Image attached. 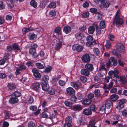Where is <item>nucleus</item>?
Listing matches in <instances>:
<instances>
[{
	"instance_id": "nucleus-1",
	"label": "nucleus",
	"mask_w": 127,
	"mask_h": 127,
	"mask_svg": "<svg viewBox=\"0 0 127 127\" xmlns=\"http://www.w3.org/2000/svg\"><path fill=\"white\" fill-rule=\"evenodd\" d=\"M119 11H118L116 12L113 21V23H115L117 27L119 26L120 25L122 24L124 22L123 19L120 17V14Z\"/></svg>"
},
{
	"instance_id": "nucleus-2",
	"label": "nucleus",
	"mask_w": 127,
	"mask_h": 127,
	"mask_svg": "<svg viewBox=\"0 0 127 127\" xmlns=\"http://www.w3.org/2000/svg\"><path fill=\"white\" fill-rule=\"evenodd\" d=\"M71 85L74 88L77 89H78L79 88H82L83 87L81 82L78 80L76 82H71Z\"/></svg>"
},
{
	"instance_id": "nucleus-3",
	"label": "nucleus",
	"mask_w": 127,
	"mask_h": 127,
	"mask_svg": "<svg viewBox=\"0 0 127 127\" xmlns=\"http://www.w3.org/2000/svg\"><path fill=\"white\" fill-rule=\"evenodd\" d=\"M119 73L118 70H115L114 71H110L109 72V75L111 79L114 78L116 76L117 78H119V77L117 76Z\"/></svg>"
},
{
	"instance_id": "nucleus-4",
	"label": "nucleus",
	"mask_w": 127,
	"mask_h": 127,
	"mask_svg": "<svg viewBox=\"0 0 127 127\" xmlns=\"http://www.w3.org/2000/svg\"><path fill=\"white\" fill-rule=\"evenodd\" d=\"M126 102V100L125 99H122L118 100V101L117 108L118 109L120 110L123 108L124 107V103Z\"/></svg>"
},
{
	"instance_id": "nucleus-5",
	"label": "nucleus",
	"mask_w": 127,
	"mask_h": 127,
	"mask_svg": "<svg viewBox=\"0 0 127 127\" xmlns=\"http://www.w3.org/2000/svg\"><path fill=\"white\" fill-rule=\"evenodd\" d=\"M116 49L120 52L123 53L125 52V48L124 46L120 43H117L116 45Z\"/></svg>"
},
{
	"instance_id": "nucleus-6",
	"label": "nucleus",
	"mask_w": 127,
	"mask_h": 127,
	"mask_svg": "<svg viewBox=\"0 0 127 127\" xmlns=\"http://www.w3.org/2000/svg\"><path fill=\"white\" fill-rule=\"evenodd\" d=\"M109 62L110 65L114 66L117 65V62L116 59L113 57H111L109 59Z\"/></svg>"
},
{
	"instance_id": "nucleus-7",
	"label": "nucleus",
	"mask_w": 127,
	"mask_h": 127,
	"mask_svg": "<svg viewBox=\"0 0 127 127\" xmlns=\"http://www.w3.org/2000/svg\"><path fill=\"white\" fill-rule=\"evenodd\" d=\"M29 53L32 55V56L34 58H35L38 56V55L36 52V49L31 48L29 50Z\"/></svg>"
},
{
	"instance_id": "nucleus-8",
	"label": "nucleus",
	"mask_w": 127,
	"mask_h": 127,
	"mask_svg": "<svg viewBox=\"0 0 127 127\" xmlns=\"http://www.w3.org/2000/svg\"><path fill=\"white\" fill-rule=\"evenodd\" d=\"M83 48V46L78 44H74L72 46V49L73 50H76L77 51L80 52L82 51Z\"/></svg>"
},
{
	"instance_id": "nucleus-9",
	"label": "nucleus",
	"mask_w": 127,
	"mask_h": 127,
	"mask_svg": "<svg viewBox=\"0 0 127 127\" xmlns=\"http://www.w3.org/2000/svg\"><path fill=\"white\" fill-rule=\"evenodd\" d=\"M67 95H74L75 94V91L72 88L69 87L66 89Z\"/></svg>"
},
{
	"instance_id": "nucleus-10",
	"label": "nucleus",
	"mask_w": 127,
	"mask_h": 127,
	"mask_svg": "<svg viewBox=\"0 0 127 127\" xmlns=\"http://www.w3.org/2000/svg\"><path fill=\"white\" fill-rule=\"evenodd\" d=\"M94 24H96V23H93L92 25L89 26L88 29V32L90 34H93L95 31V26L93 25Z\"/></svg>"
},
{
	"instance_id": "nucleus-11",
	"label": "nucleus",
	"mask_w": 127,
	"mask_h": 127,
	"mask_svg": "<svg viewBox=\"0 0 127 127\" xmlns=\"http://www.w3.org/2000/svg\"><path fill=\"white\" fill-rule=\"evenodd\" d=\"M95 27L96 29V30L97 34L99 35H100L102 33H103L104 32L103 30H101V28L98 27V25L97 24H93Z\"/></svg>"
},
{
	"instance_id": "nucleus-12",
	"label": "nucleus",
	"mask_w": 127,
	"mask_h": 127,
	"mask_svg": "<svg viewBox=\"0 0 127 127\" xmlns=\"http://www.w3.org/2000/svg\"><path fill=\"white\" fill-rule=\"evenodd\" d=\"M82 60L85 62H89L90 61V57L88 54L83 55L82 58Z\"/></svg>"
},
{
	"instance_id": "nucleus-13",
	"label": "nucleus",
	"mask_w": 127,
	"mask_h": 127,
	"mask_svg": "<svg viewBox=\"0 0 127 127\" xmlns=\"http://www.w3.org/2000/svg\"><path fill=\"white\" fill-rule=\"evenodd\" d=\"M34 76L36 78L39 79L41 77V75L38 72V71L36 69H33L32 70Z\"/></svg>"
},
{
	"instance_id": "nucleus-14",
	"label": "nucleus",
	"mask_w": 127,
	"mask_h": 127,
	"mask_svg": "<svg viewBox=\"0 0 127 127\" xmlns=\"http://www.w3.org/2000/svg\"><path fill=\"white\" fill-rule=\"evenodd\" d=\"M81 74L83 75L88 76L90 74L89 71L86 68L82 69L80 71Z\"/></svg>"
},
{
	"instance_id": "nucleus-15",
	"label": "nucleus",
	"mask_w": 127,
	"mask_h": 127,
	"mask_svg": "<svg viewBox=\"0 0 127 127\" xmlns=\"http://www.w3.org/2000/svg\"><path fill=\"white\" fill-rule=\"evenodd\" d=\"M71 29L69 26H66L64 27L63 29L64 32L66 34L69 33L71 31Z\"/></svg>"
},
{
	"instance_id": "nucleus-16",
	"label": "nucleus",
	"mask_w": 127,
	"mask_h": 127,
	"mask_svg": "<svg viewBox=\"0 0 127 127\" xmlns=\"http://www.w3.org/2000/svg\"><path fill=\"white\" fill-rule=\"evenodd\" d=\"M40 83L39 82H36L32 85V88L36 91H38L40 87Z\"/></svg>"
},
{
	"instance_id": "nucleus-17",
	"label": "nucleus",
	"mask_w": 127,
	"mask_h": 127,
	"mask_svg": "<svg viewBox=\"0 0 127 127\" xmlns=\"http://www.w3.org/2000/svg\"><path fill=\"white\" fill-rule=\"evenodd\" d=\"M85 68L89 71H92L94 69L93 65L89 63L87 64L85 66Z\"/></svg>"
},
{
	"instance_id": "nucleus-18",
	"label": "nucleus",
	"mask_w": 127,
	"mask_h": 127,
	"mask_svg": "<svg viewBox=\"0 0 127 127\" xmlns=\"http://www.w3.org/2000/svg\"><path fill=\"white\" fill-rule=\"evenodd\" d=\"M75 38L79 40H81L84 37L83 34L80 32H77L75 35Z\"/></svg>"
},
{
	"instance_id": "nucleus-19",
	"label": "nucleus",
	"mask_w": 127,
	"mask_h": 127,
	"mask_svg": "<svg viewBox=\"0 0 127 127\" xmlns=\"http://www.w3.org/2000/svg\"><path fill=\"white\" fill-rule=\"evenodd\" d=\"M19 101L18 99L16 97L12 95V97L9 99V102L11 103H15Z\"/></svg>"
},
{
	"instance_id": "nucleus-20",
	"label": "nucleus",
	"mask_w": 127,
	"mask_h": 127,
	"mask_svg": "<svg viewBox=\"0 0 127 127\" xmlns=\"http://www.w3.org/2000/svg\"><path fill=\"white\" fill-rule=\"evenodd\" d=\"M92 101L91 100L86 98L83 101L82 104L84 105L88 106L91 103Z\"/></svg>"
},
{
	"instance_id": "nucleus-21",
	"label": "nucleus",
	"mask_w": 127,
	"mask_h": 127,
	"mask_svg": "<svg viewBox=\"0 0 127 127\" xmlns=\"http://www.w3.org/2000/svg\"><path fill=\"white\" fill-rule=\"evenodd\" d=\"M49 79V77L47 75H45L43 76L41 79V83L43 84L47 83Z\"/></svg>"
},
{
	"instance_id": "nucleus-22",
	"label": "nucleus",
	"mask_w": 127,
	"mask_h": 127,
	"mask_svg": "<svg viewBox=\"0 0 127 127\" xmlns=\"http://www.w3.org/2000/svg\"><path fill=\"white\" fill-rule=\"evenodd\" d=\"M83 113L85 115H89L92 114V112L89 109H85L83 111Z\"/></svg>"
},
{
	"instance_id": "nucleus-23",
	"label": "nucleus",
	"mask_w": 127,
	"mask_h": 127,
	"mask_svg": "<svg viewBox=\"0 0 127 127\" xmlns=\"http://www.w3.org/2000/svg\"><path fill=\"white\" fill-rule=\"evenodd\" d=\"M72 109L74 110H80L82 109V108L80 105H74Z\"/></svg>"
},
{
	"instance_id": "nucleus-24",
	"label": "nucleus",
	"mask_w": 127,
	"mask_h": 127,
	"mask_svg": "<svg viewBox=\"0 0 127 127\" xmlns=\"http://www.w3.org/2000/svg\"><path fill=\"white\" fill-rule=\"evenodd\" d=\"M62 45V42L61 41H59L58 43H57L56 45L55 49L57 50H58L61 47Z\"/></svg>"
},
{
	"instance_id": "nucleus-25",
	"label": "nucleus",
	"mask_w": 127,
	"mask_h": 127,
	"mask_svg": "<svg viewBox=\"0 0 127 127\" xmlns=\"http://www.w3.org/2000/svg\"><path fill=\"white\" fill-rule=\"evenodd\" d=\"M33 29L32 27H30L29 28H25L22 29L23 33L25 34L27 32L31 31Z\"/></svg>"
},
{
	"instance_id": "nucleus-26",
	"label": "nucleus",
	"mask_w": 127,
	"mask_h": 127,
	"mask_svg": "<svg viewBox=\"0 0 127 127\" xmlns=\"http://www.w3.org/2000/svg\"><path fill=\"white\" fill-rule=\"evenodd\" d=\"M100 72L99 73L98 76L100 77H103L106 74V70H103L99 71Z\"/></svg>"
},
{
	"instance_id": "nucleus-27",
	"label": "nucleus",
	"mask_w": 127,
	"mask_h": 127,
	"mask_svg": "<svg viewBox=\"0 0 127 127\" xmlns=\"http://www.w3.org/2000/svg\"><path fill=\"white\" fill-rule=\"evenodd\" d=\"M120 81L124 84L127 81L125 76H121L119 77Z\"/></svg>"
},
{
	"instance_id": "nucleus-28",
	"label": "nucleus",
	"mask_w": 127,
	"mask_h": 127,
	"mask_svg": "<svg viewBox=\"0 0 127 127\" xmlns=\"http://www.w3.org/2000/svg\"><path fill=\"white\" fill-rule=\"evenodd\" d=\"M30 5L34 8H36L37 6V3L34 0H32L30 2Z\"/></svg>"
},
{
	"instance_id": "nucleus-29",
	"label": "nucleus",
	"mask_w": 127,
	"mask_h": 127,
	"mask_svg": "<svg viewBox=\"0 0 127 127\" xmlns=\"http://www.w3.org/2000/svg\"><path fill=\"white\" fill-rule=\"evenodd\" d=\"M99 26L100 28L104 29L106 26L105 22V21H101L99 23Z\"/></svg>"
},
{
	"instance_id": "nucleus-30",
	"label": "nucleus",
	"mask_w": 127,
	"mask_h": 127,
	"mask_svg": "<svg viewBox=\"0 0 127 127\" xmlns=\"http://www.w3.org/2000/svg\"><path fill=\"white\" fill-rule=\"evenodd\" d=\"M102 3L103 4V7L106 8H108L110 5L109 2L107 0H104L103 2Z\"/></svg>"
},
{
	"instance_id": "nucleus-31",
	"label": "nucleus",
	"mask_w": 127,
	"mask_h": 127,
	"mask_svg": "<svg viewBox=\"0 0 127 127\" xmlns=\"http://www.w3.org/2000/svg\"><path fill=\"white\" fill-rule=\"evenodd\" d=\"M119 98L118 96L116 94L112 95L110 97L111 99L113 101H115L117 100Z\"/></svg>"
},
{
	"instance_id": "nucleus-32",
	"label": "nucleus",
	"mask_w": 127,
	"mask_h": 127,
	"mask_svg": "<svg viewBox=\"0 0 127 127\" xmlns=\"http://www.w3.org/2000/svg\"><path fill=\"white\" fill-rule=\"evenodd\" d=\"M96 122L94 120H93L90 122L89 124V127H93L95 126Z\"/></svg>"
},
{
	"instance_id": "nucleus-33",
	"label": "nucleus",
	"mask_w": 127,
	"mask_h": 127,
	"mask_svg": "<svg viewBox=\"0 0 127 127\" xmlns=\"http://www.w3.org/2000/svg\"><path fill=\"white\" fill-rule=\"evenodd\" d=\"M48 93L50 95H53L55 94V91L53 88H50L48 90Z\"/></svg>"
},
{
	"instance_id": "nucleus-34",
	"label": "nucleus",
	"mask_w": 127,
	"mask_h": 127,
	"mask_svg": "<svg viewBox=\"0 0 127 127\" xmlns=\"http://www.w3.org/2000/svg\"><path fill=\"white\" fill-rule=\"evenodd\" d=\"M112 54L116 56L119 58H120L121 57V55L119 53L117 52L116 50H114L112 51Z\"/></svg>"
},
{
	"instance_id": "nucleus-35",
	"label": "nucleus",
	"mask_w": 127,
	"mask_h": 127,
	"mask_svg": "<svg viewBox=\"0 0 127 127\" xmlns=\"http://www.w3.org/2000/svg\"><path fill=\"white\" fill-rule=\"evenodd\" d=\"M65 121L66 123L71 124L72 122V117L70 116L67 117L65 119Z\"/></svg>"
},
{
	"instance_id": "nucleus-36",
	"label": "nucleus",
	"mask_w": 127,
	"mask_h": 127,
	"mask_svg": "<svg viewBox=\"0 0 127 127\" xmlns=\"http://www.w3.org/2000/svg\"><path fill=\"white\" fill-rule=\"evenodd\" d=\"M12 95L13 96H14L17 98L18 97L20 96L21 94L19 92L15 91L12 94Z\"/></svg>"
},
{
	"instance_id": "nucleus-37",
	"label": "nucleus",
	"mask_w": 127,
	"mask_h": 127,
	"mask_svg": "<svg viewBox=\"0 0 127 127\" xmlns=\"http://www.w3.org/2000/svg\"><path fill=\"white\" fill-rule=\"evenodd\" d=\"M106 41V44L105 45V47L107 49L110 48L111 46V44L110 42L107 40Z\"/></svg>"
},
{
	"instance_id": "nucleus-38",
	"label": "nucleus",
	"mask_w": 127,
	"mask_h": 127,
	"mask_svg": "<svg viewBox=\"0 0 127 127\" xmlns=\"http://www.w3.org/2000/svg\"><path fill=\"white\" fill-rule=\"evenodd\" d=\"M51 70V67L50 66H48L45 68L44 72L45 73H48Z\"/></svg>"
},
{
	"instance_id": "nucleus-39",
	"label": "nucleus",
	"mask_w": 127,
	"mask_h": 127,
	"mask_svg": "<svg viewBox=\"0 0 127 127\" xmlns=\"http://www.w3.org/2000/svg\"><path fill=\"white\" fill-rule=\"evenodd\" d=\"M95 94L96 97H98L100 95V92L98 89H96L95 91Z\"/></svg>"
},
{
	"instance_id": "nucleus-40",
	"label": "nucleus",
	"mask_w": 127,
	"mask_h": 127,
	"mask_svg": "<svg viewBox=\"0 0 127 127\" xmlns=\"http://www.w3.org/2000/svg\"><path fill=\"white\" fill-rule=\"evenodd\" d=\"M8 86L9 88L11 90H13L15 88V87L12 83H9Z\"/></svg>"
},
{
	"instance_id": "nucleus-41",
	"label": "nucleus",
	"mask_w": 127,
	"mask_h": 127,
	"mask_svg": "<svg viewBox=\"0 0 127 127\" xmlns=\"http://www.w3.org/2000/svg\"><path fill=\"white\" fill-rule=\"evenodd\" d=\"M106 64L105 63H103L99 68V71L103 70H106V69L105 67Z\"/></svg>"
},
{
	"instance_id": "nucleus-42",
	"label": "nucleus",
	"mask_w": 127,
	"mask_h": 127,
	"mask_svg": "<svg viewBox=\"0 0 127 127\" xmlns=\"http://www.w3.org/2000/svg\"><path fill=\"white\" fill-rule=\"evenodd\" d=\"M61 27H56L55 29V32L57 33L61 34L60 32L61 31Z\"/></svg>"
},
{
	"instance_id": "nucleus-43",
	"label": "nucleus",
	"mask_w": 127,
	"mask_h": 127,
	"mask_svg": "<svg viewBox=\"0 0 127 127\" xmlns=\"http://www.w3.org/2000/svg\"><path fill=\"white\" fill-rule=\"evenodd\" d=\"M5 5L4 2L2 1H0V9H3L5 8Z\"/></svg>"
},
{
	"instance_id": "nucleus-44",
	"label": "nucleus",
	"mask_w": 127,
	"mask_h": 127,
	"mask_svg": "<svg viewBox=\"0 0 127 127\" xmlns=\"http://www.w3.org/2000/svg\"><path fill=\"white\" fill-rule=\"evenodd\" d=\"M90 110L93 111L95 112L96 111V106L95 105H91L89 107Z\"/></svg>"
},
{
	"instance_id": "nucleus-45",
	"label": "nucleus",
	"mask_w": 127,
	"mask_h": 127,
	"mask_svg": "<svg viewBox=\"0 0 127 127\" xmlns=\"http://www.w3.org/2000/svg\"><path fill=\"white\" fill-rule=\"evenodd\" d=\"M50 8H54L56 7V4L55 3L53 2H51L48 6Z\"/></svg>"
},
{
	"instance_id": "nucleus-46",
	"label": "nucleus",
	"mask_w": 127,
	"mask_h": 127,
	"mask_svg": "<svg viewBox=\"0 0 127 127\" xmlns=\"http://www.w3.org/2000/svg\"><path fill=\"white\" fill-rule=\"evenodd\" d=\"M49 88L48 85L46 83L45 84H43L42 86V89L45 91H47Z\"/></svg>"
},
{
	"instance_id": "nucleus-47",
	"label": "nucleus",
	"mask_w": 127,
	"mask_h": 127,
	"mask_svg": "<svg viewBox=\"0 0 127 127\" xmlns=\"http://www.w3.org/2000/svg\"><path fill=\"white\" fill-rule=\"evenodd\" d=\"M36 65L37 67L39 69H42L44 68L43 65L40 63H36Z\"/></svg>"
},
{
	"instance_id": "nucleus-48",
	"label": "nucleus",
	"mask_w": 127,
	"mask_h": 127,
	"mask_svg": "<svg viewBox=\"0 0 127 127\" xmlns=\"http://www.w3.org/2000/svg\"><path fill=\"white\" fill-rule=\"evenodd\" d=\"M80 79L81 81L83 83L86 82L87 81V78L84 76L80 77Z\"/></svg>"
},
{
	"instance_id": "nucleus-49",
	"label": "nucleus",
	"mask_w": 127,
	"mask_h": 127,
	"mask_svg": "<svg viewBox=\"0 0 127 127\" xmlns=\"http://www.w3.org/2000/svg\"><path fill=\"white\" fill-rule=\"evenodd\" d=\"M37 37V35L34 34H31L29 36V38L31 40L36 39Z\"/></svg>"
},
{
	"instance_id": "nucleus-50",
	"label": "nucleus",
	"mask_w": 127,
	"mask_h": 127,
	"mask_svg": "<svg viewBox=\"0 0 127 127\" xmlns=\"http://www.w3.org/2000/svg\"><path fill=\"white\" fill-rule=\"evenodd\" d=\"M35 125V123L32 121L29 122L28 124V127H34Z\"/></svg>"
},
{
	"instance_id": "nucleus-51",
	"label": "nucleus",
	"mask_w": 127,
	"mask_h": 127,
	"mask_svg": "<svg viewBox=\"0 0 127 127\" xmlns=\"http://www.w3.org/2000/svg\"><path fill=\"white\" fill-rule=\"evenodd\" d=\"M12 47L14 49L17 50H20V48L19 47L18 45L15 43H14Z\"/></svg>"
},
{
	"instance_id": "nucleus-52",
	"label": "nucleus",
	"mask_w": 127,
	"mask_h": 127,
	"mask_svg": "<svg viewBox=\"0 0 127 127\" xmlns=\"http://www.w3.org/2000/svg\"><path fill=\"white\" fill-rule=\"evenodd\" d=\"M93 51L95 54L96 55H98L99 53V50L97 48H94L93 49Z\"/></svg>"
},
{
	"instance_id": "nucleus-53",
	"label": "nucleus",
	"mask_w": 127,
	"mask_h": 127,
	"mask_svg": "<svg viewBox=\"0 0 127 127\" xmlns=\"http://www.w3.org/2000/svg\"><path fill=\"white\" fill-rule=\"evenodd\" d=\"M49 15L51 17H54L56 15L55 11L54 10L51 11L49 13Z\"/></svg>"
},
{
	"instance_id": "nucleus-54",
	"label": "nucleus",
	"mask_w": 127,
	"mask_h": 127,
	"mask_svg": "<svg viewBox=\"0 0 127 127\" xmlns=\"http://www.w3.org/2000/svg\"><path fill=\"white\" fill-rule=\"evenodd\" d=\"M89 15V14L88 12L83 13L82 15V17L83 18H86L88 17Z\"/></svg>"
},
{
	"instance_id": "nucleus-55",
	"label": "nucleus",
	"mask_w": 127,
	"mask_h": 127,
	"mask_svg": "<svg viewBox=\"0 0 127 127\" xmlns=\"http://www.w3.org/2000/svg\"><path fill=\"white\" fill-rule=\"evenodd\" d=\"M86 29V27L84 26H81L79 28L80 31L82 32H84Z\"/></svg>"
},
{
	"instance_id": "nucleus-56",
	"label": "nucleus",
	"mask_w": 127,
	"mask_h": 127,
	"mask_svg": "<svg viewBox=\"0 0 127 127\" xmlns=\"http://www.w3.org/2000/svg\"><path fill=\"white\" fill-rule=\"evenodd\" d=\"M94 94L93 93H90L87 96L88 98L90 100H91L94 97Z\"/></svg>"
},
{
	"instance_id": "nucleus-57",
	"label": "nucleus",
	"mask_w": 127,
	"mask_h": 127,
	"mask_svg": "<svg viewBox=\"0 0 127 127\" xmlns=\"http://www.w3.org/2000/svg\"><path fill=\"white\" fill-rule=\"evenodd\" d=\"M64 104L65 105L68 106H71L72 105V103L67 100L65 101Z\"/></svg>"
},
{
	"instance_id": "nucleus-58",
	"label": "nucleus",
	"mask_w": 127,
	"mask_h": 127,
	"mask_svg": "<svg viewBox=\"0 0 127 127\" xmlns=\"http://www.w3.org/2000/svg\"><path fill=\"white\" fill-rule=\"evenodd\" d=\"M28 101L29 104H31L33 101V98L32 97L30 96L28 99Z\"/></svg>"
},
{
	"instance_id": "nucleus-59",
	"label": "nucleus",
	"mask_w": 127,
	"mask_h": 127,
	"mask_svg": "<svg viewBox=\"0 0 127 127\" xmlns=\"http://www.w3.org/2000/svg\"><path fill=\"white\" fill-rule=\"evenodd\" d=\"M99 111H101L103 113H104L105 112V107L104 105L102 106L100 108Z\"/></svg>"
},
{
	"instance_id": "nucleus-60",
	"label": "nucleus",
	"mask_w": 127,
	"mask_h": 127,
	"mask_svg": "<svg viewBox=\"0 0 127 127\" xmlns=\"http://www.w3.org/2000/svg\"><path fill=\"white\" fill-rule=\"evenodd\" d=\"M59 85L61 86H63L65 85V82L64 81L60 80L59 82Z\"/></svg>"
},
{
	"instance_id": "nucleus-61",
	"label": "nucleus",
	"mask_w": 127,
	"mask_h": 127,
	"mask_svg": "<svg viewBox=\"0 0 127 127\" xmlns=\"http://www.w3.org/2000/svg\"><path fill=\"white\" fill-rule=\"evenodd\" d=\"M93 39V37L90 35H89L86 38V40L87 41L92 42Z\"/></svg>"
},
{
	"instance_id": "nucleus-62",
	"label": "nucleus",
	"mask_w": 127,
	"mask_h": 127,
	"mask_svg": "<svg viewBox=\"0 0 127 127\" xmlns=\"http://www.w3.org/2000/svg\"><path fill=\"white\" fill-rule=\"evenodd\" d=\"M72 95L70 98V100L72 101H75L77 99L76 97L74 95Z\"/></svg>"
},
{
	"instance_id": "nucleus-63",
	"label": "nucleus",
	"mask_w": 127,
	"mask_h": 127,
	"mask_svg": "<svg viewBox=\"0 0 127 127\" xmlns=\"http://www.w3.org/2000/svg\"><path fill=\"white\" fill-rule=\"evenodd\" d=\"M90 11L92 13H95L97 11V10L95 8H91L90 9Z\"/></svg>"
},
{
	"instance_id": "nucleus-64",
	"label": "nucleus",
	"mask_w": 127,
	"mask_h": 127,
	"mask_svg": "<svg viewBox=\"0 0 127 127\" xmlns=\"http://www.w3.org/2000/svg\"><path fill=\"white\" fill-rule=\"evenodd\" d=\"M123 115L126 117H127V110H125L122 112Z\"/></svg>"
}]
</instances>
